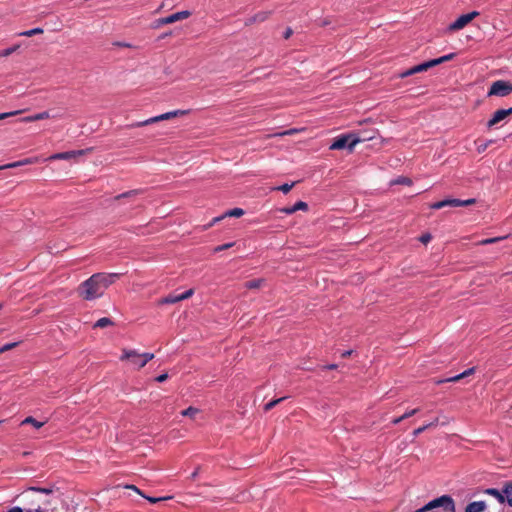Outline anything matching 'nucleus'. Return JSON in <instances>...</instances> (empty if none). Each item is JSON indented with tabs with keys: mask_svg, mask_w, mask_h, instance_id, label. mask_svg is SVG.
Segmentation results:
<instances>
[{
	"mask_svg": "<svg viewBox=\"0 0 512 512\" xmlns=\"http://www.w3.org/2000/svg\"><path fill=\"white\" fill-rule=\"evenodd\" d=\"M416 512H456L455 502L449 495H442L428 502Z\"/></svg>",
	"mask_w": 512,
	"mask_h": 512,
	"instance_id": "nucleus-2",
	"label": "nucleus"
},
{
	"mask_svg": "<svg viewBox=\"0 0 512 512\" xmlns=\"http://www.w3.org/2000/svg\"><path fill=\"white\" fill-rule=\"evenodd\" d=\"M17 345H18V342H13V343H7L3 346H0V354L11 350L12 348L16 347Z\"/></svg>",
	"mask_w": 512,
	"mask_h": 512,
	"instance_id": "nucleus-34",
	"label": "nucleus"
},
{
	"mask_svg": "<svg viewBox=\"0 0 512 512\" xmlns=\"http://www.w3.org/2000/svg\"><path fill=\"white\" fill-rule=\"evenodd\" d=\"M486 507L485 501H474L466 506L465 512H483Z\"/></svg>",
	"mask_w": 512,
	"mask_h": 512,
	"instance_id": "nucleus-14",
	"label": "nucleus"
},
{
	"mask_svg": "<svg viewBox=\"0 0 512 512\" xmlns=\"http://www.w3.org/2000/svg\"><path fill=\"white\" fill-rule=\"evenodd\" d=\"M35 512H44L40 507H38Z\"/></svg>",
	"mask_w": 512,
	"mask_h": 512,
	"instance_id": "nucleus-59",
	"label": "nucleus"
},
{
	"mask_svg": "<svg viewBox=\"0 0 512 512\" xmlns=\"http://www.w3.org/2000/svg\"><path fill=\"white\" fill-rule=\"evenodd\" d=\"M428 428H430V425L425 424V425H423V426H421V427H419V428L415 429V430L413 431V435L416 437V436L420 435L421 433H423V432H424L425 430H427Z\"/></svg>",
	"mask_w": 512,
	"mask_h": 512,
	"instance_id": "nucleus-39",
	"label": "nucleus"
},
{
	"mask_svg": "<svg viewBox=\"0 0 512 512\" xmlns=\"http://www.w3.org/2000/svg\"><path fill=\"white\" fill-rule=\"evenodd\" d=\"M351 353H352V350L344 351V352L342 353V357H344V358H345V357H348L349 355H351Z\"/></svg>",
	"mask_w": 512,
	"mask_h": 512,
	"instance_id": "nucleus-55",
	"label": "nucleus"
},
{
	"mask_svg": "<svg viewBox=\"0 0 512 512\" xmlns=\"http://www.w3.org/2000/svg\"><path fill=\"white\" fill-rule=\"evenodd\" d=\"M198 473H199V467H198V468H196V470L191 474L190 478H191L192 480H195V479H196V477L198 476Z\"/></svg>",
	"mask_w": 512,
	"mask_h": 512,
	"instance_id": "nucleus-53",
	"label": "nucleus"
},
{
	"mask_svg": "<svg viewBox=\"0 0 512 512\" xmlns=\"http://www.w3.org/2000/svg\"><path fill=\"white\" fill-rule=\"evenodd\" d=\"M478 15V11H472L468 14H463L448 26V30L451 32L461 30Z\"/></svg>",
	"mask_w": 512,
	"mask_h": 512,
	"instance_id": "nucleus-7",
	"label": "nucleus"
},
{
	"mask_svg": "<svg viewBox=\"0 0 512 512\" xmlns=\"http://www.w3.org/2000/svg\"><path fill=\"white\" fill-rule=\"evenodd\" d=\"M167 24H168V23H167L166 17H163V18H159V19H157V20L155 21V26H154V27H155V28H158V27H160V26H162V25H167Z\"/></svg>",
	"mask_w": 512,
	"mask_h": 512,
	"instance_id": "nucleus-44",
	"label": "nucleus"
},
{
	"mask_svg": "<svg viewBox=\"0 0 512 512\" xmlns=\"http://www.w3.org/2000/svg\"><path fill=\"white\" fill-rule=\"evenodd\" d=\"M356 144H358V138H356L353 132H351L337 136L329 148L330 150H341L347 148L352 152Z\"/></svg>",
	"mask_w": 512,
	"mask_h": 512,
	"instance_id": "nucleus-4",
	"label": "nucleus"
},
{
	"mask_svg": "<svg viewBox=\"0 0 512 512\" xmlns=\"http://www.w3.org/2000/svg\"><path fill=\"white\" fill-rule=\"evenodd\" d=\"M503 493L505 502L512 507V481H507L503 484Z\"/></svg>",
	"mask_w": 512,
	"mask_h": 512,
	"instance_id": "nucleus-17",
	"label": "nucleus"
},
{
	"mask_svg": "<svg viewBox=\"0 0 512 512\" xmlns=\"http://www.w3.org/2000/svg\"><path fill=\"white\" fill-rule=\"evenodd\" d=\"M128 489H132L134 491H136L138 494L142 495L144 497V495L140 492V490L134 486V485H128L127 486ZM145 498L150 502V503H157V502H160V501H163V500H167V499H170V497H148V496H145Z\"/></svg>",
	"mask_w": 512,
	"mask_h": 512,
	"instance_id": "nucleus-21",
	"label": "nucleus"
},
{
	"mask_svg": "<svg viewBox=\"0 0 512 512\" xmlns=\"http://www.w3.org/2000/svg\"><path fill=\"white\" fill-rule=\"evenodd\" d=\"M2 307V304L0 303V308Z\"/></svg>",
	"mask_w": 512,
	"mask_h": 512,
	"instance_id": "nucleus-60",
	"label": "nucleus"
},
{
	"mask_svg": "<svg viewBox=\"0 0 512 512\" xmlns=\"http://www.w3.org/2000/svg\"><path fill=\"white\" fill-rule=\"evenodd\" d=\"M455 56H456L455 53H450V54L444 55L442 57H439V58H436V59H432V63H433L434 66H437V65L442 64V63H444L446 61L452 60Z\"/></svg>",
	"mask_w": 512,
	"mask_h": 512,
	"instance_id": "nucleus-27",
	"label": "nucleus"
},
{
	"mask_svg": "<svg viewBox=\"0 0 512 512\" xmlns=\"http://www.w3.org/2000/svg\"><path fill=\"white\" fill-rule=\"evenodd\" d=\"M293 186H294V183H291V184L284 183L283 185L277 187L276 189L279 191H282L283 193L286 194L292 189Z\"/></svg>",
	"mask_w": 512,
	"mask_h": 512,
	"instance_id": "nucleus-35",
	"label": "nucleus"
},
{
	"mask_svg": "<svg viewBox=\"0 0 512 512\" xmlns=\"http://www.w3.org/2000/svg\"><path fill=\"white\" fill-rule=\"evenodd\" d=\"M168 35H170V33H165V34L161 35V36L159 37V39H164V38H165V37H167Z\"/></svg>",
	"mask_w": 512,
	"mask_h": 512,
	"instance_id": "nucleus-58",
	"label": "nucleus"
},
{
	"mask_svg": "<svg viewBox=\"0 0 512 512\" xmlns=\"http://www.w3.org/2000/svg\"><path fill=\"white\" fill-rule=\"evenodd\" d=\"M28 490L40 492L43 494H50L53 492L52 488H44V487H36V486L29 487Z\"/></svg>",
	"mask_w": 512,
	"mask_h": 512,
	"instance_id": "nucleus-32",
	"label": "nucleus"
},
{
	"mask_svg": "<svg viewBox=\"0 0 512 512\" xmlns=\"http://www.w3.org/2000/svg\"><path fill=\"white\" fill-rule=\"evenodd\" d=\"M512 92V83L504 80H497L492 83L488 95L500 97L508 96Z\"/></svg>",
	"mask_w": 512,
	"mask_h": 512,
	"instance_id": "nucleus-6",
	"label": "nucleus"
},
{
	"mask_svg": "<svg viewBox=\"0 0 512 512\" xmlns=\"http://www.w3.org/2000/svg\"><path fill=\"white\" fill-rule=\"evenodd\" d=\"M512 114V107L508 109H499L494 112L492 118L487 122V127L490 129L499 122L506 119L509 115Z\"/></svg>",
	"mask_w": 512,
	"mask_h": 512,
	"instance_id": "nucleus-8",
	"label": "nucleus"
},
{
	"mask_svg": "<svg viewBox=\"0 0 512 512\" xmlns=\"http://www.w3.org/2000/svg\"><path fill=\"white\" fill-rule=\"evenodd\" d=\"M396 183L397 184H405V185H410L412 183L411 179L407 178V177H399L397 180H396Z\"/></svg>",
	"mask_w": 512,
	"mask_h": 512,
	"instance_id": "nucleus-43",
	"label": "nucleus"
},
{
	"mask_svg": "<svg viewBox=\"0 0 512 512\" xmlns=\"http://www.w3.org/2000/svg\"><path fill=\"white\" fill-rule=\"evenodd\" d=\"M475 372V367H472V368H469L467 370H465L464 372L456 375V376H453V377H450L448 379H445V380H442V381H439V383H442V382H456L462 378H465L469 375H472L473 373Z\"/></svg>",
	"mask_w": 512,
	"mask_h": 512,
	"instance_id": "nucleus-18",
	"label": "nucleus"
},
{
	"mask_svg": "<svg viewBox=\"0 0 512 512\" xmlns=\"http://www.w3.org/2000/svg\"><path fill=\"white\" fill-rule=\"evenodd\" d=\"M167 379H168V374H167V373H163V374H161V375H159V376H157V377L155 378V380H156L157 382H164V381H165V380H167Z\"/></svg>",
	"mask_w": 512,
	"mask_h": 512,
	"instance_id": "nucleus-48",
	"label": "nucleus"
},
{
	"mask_svg": "<svg viewBox=\"0 0 512 512\" xmlns=\"http://www.w3.org/2000/svg\"><path fill=\"white\" fill-rule=\"evenodd\" d=\"M267 15L268 14L265 12L256 14L252 19H250V21H264L267 18Z\"/></svg>",
	"mask_w": 512,
	"mask_h": 512,
	"instance_id": "nucleus-38",
	"label": "nucleus"
},
{
	"mask_svg": "<svg viewBox=\"0 0 512 512\" xmlns=\"http://www.w3.org/2000/svg\"><path fill=\"white\" fill-rule=\"evenodd\" d=\"M82 154H83L82 150L67 151V152H61V153L54 154L51 156V159L67 160V159H71V158H74V157H76L78 155H82Z\"/></svg>",
	"mask_w": 512,
	"mask_h": 512,
	"instance_id": "nucleus-15",
	"label": "nucleus"
},
{
	"mask_svg": "<svg viewBox=\"0 0 512 512\" xmlns=\"http://www.w3.org/2000/svg\"><path fill=\"white\" fill-rule=\"evenodd\" d=\"M190 16H191V12L190 11L183 10V11H179V12H176V13H173V14L167 16L166 20H167L168 24H172V23H175L177 21H181V20L187 19Z\"/></svg>",
	"mask_w": 512,
	"mask_h": 512,
	"instance_id": "nucleus-13",
	"label": "nucleus"
},
{
	"mask_svg": "<svg viewBox=\"0 0 512 512\" xmlns=\"http://www.w3.org/2000/svg\"><path fill=\"white\" fill-rule=\"evenodd\" d=\"M419 412V408H415V409H412V410H409L407 412H405L403 415H402V418L407 419L413 415H415L416 413Z\"/></svg>",
	"mask_w": 512,
	"mask_h": 512,
	"instance_id": "nucleus-41",
	"label": "nucleus"
},
{
	"mask_svg": "<svg viewBox=\"0 0 512 512\" xmlns=\"http://www.w3.org/2000/svg\"><path fill=\"white\" fill-rule=\"evenodd\" d=\"M338 366L336 364H329V365H325V366H322V369L324 370H333V369H336Z\"/></svg>",
	"mask_w": 512,
	"mask_h": 512,
	"instance_id": "nucleus-50",
	"label": "nucleus"
},
{
	"mask_svg": "<svg viewBox=\"0 0 512 512\" xmlns=\"http://www.w3.org/2000/svg\"><path fill=\"white\" fill-rule=\"evenodd\" d=\"M263 282H264L263 279H252L250 281L245 282L244 286L247 289H257V288L261 287Z\"/></svg>",
	"mask_w": 512,
	"mask_h": 512,
	"instance_id": "nucleus-28",
	"label": "nucleus"
},
{
	"mask_svg": "<svg viewBox=\"0 0 512 512\" xmlns=\"http://www.w3.org/2000/svg\"><path fill=\"white\" fill-rule=\"evenodd\" d=\"M487 147H488V143H485V144H483V145H480V146L478 147V151H479V152H482V151H484Z\"/></svg>",
	"mask_w": 512,
	"mask_h": 512,
	"instance_id": "nucleus-54",
	"label": "nucleus"
},
{
	"mask_svg": "<svg viewBox=\"0 0 512 512\" xmlns=\"http://www.w3.org/2000/svg\"><path fill=\"white\" fill-rule=\"evenodd\" d=\"M154 358L153 353H138L136 350L123 349L120 357L121 361H129L136 369L143 368L150 360Z\"/></svg>",
	"mask_w": 512,
	"mask_h": 512,
	"instance_id": "nucleus-3",
	"label": "nucleus"
},
{
	"mask_svg": "<svg viewBox=\"0 0 512 512\" xmlns=\"http://www.w3.org/2000/svg\"><path fill=\"white\" fill-rule=\"evenodd\" d=\"M294 132H295V130H294V129H290V130H288V131H285V132L283 133V135H292V134H294Z\"/></svg>",
	"mask_w": 512,
	"mask_h": 512,
	"instance_id": "nucleus-56",
	"label": "nucleus"
},
{
	"mask_svg": "<svg viewBox=\"0 0 512 512\" xmlns=\"http://www.w3.org/2000/svg\"><path fill=\"white\" fill-rule=\"evenodd\" d=\"M505 237H494V238H487V239H484L481 241V244L482 245H488V244H492V243H496L502 239H504Z\"/></svg>",
	"mask_w": 512,
	"mask_h": 512,
	"instance_id": "nucleus-36",
	"label": "nucleus"
},
{
	"mask_svg": "<svg viewBox=\"0 0 512 512\" xmlns=\"http://www.w3.org/2000/svg\"><path fill=\"white\" fill-rule=\"evenodd\" d=\"M19 48H20V45L16 44V45H13V46H11L9 48H6V49L0 51V58L1 57H8V56H10L14 52H16Z\"/></svg>",
	"mask_w": 512,
	"mask_h": 512,
	"instance_id": "nucleus-30",
	"label": "nucleus"
},
{
	"mask_svg": "<svg viewBox=\"0 0 512 512\" xmlns=\"http://www.w3.org/2000/svg\"><path fill=\"white\" fill-rule=\"evenodd\" d=\"M119 275L117 273H95L81 283L78 293L84 300L88 301L99 298Z\"/></svg>",
	"mask_w": 512,
	"mask_h": 512,
	"instance_id": "nucleus-1",
	"label": "nucleus"
},
{
	"mask_svg": "<svg viewBox=\"0 0 512 512\" xmlns=\"http://www.w3.org/2000/svg\"><path fill=\"white\" fill-rule=\"evenodd\" d=\"M432 239V236L429 234V233H426V234H423L421 237H420V241L424 244H427L431 241Z\"/></svg>",
	"mask_w": 512,
	"mask_h": 512,
	"instance_id": "nucleus-45",
	"label": "nucleus"
},
{
	"mask_svg": "<svg viewBox=\"0 0 512 512\" xmlns=\"http://www.w3.org/2000/svg\"><path fill=\"white\" fill-rule=\"evenodd\" d=\"M50 117H52V116L50 115V113L48 111H43V112L23 118V121L24 122H34V121H38V120L47 119Z\"/></svg>",
	"mask_w": 512,
	"mask_h": 512,
	"instance_id": "nucleus-19",
	"label": "nucleus"
},
{
	"mask_svg": "<svg viewBox=\"0 0 512 512\" xmlns=\"http://www.w3.org/2000/svg\"><path fill=\"white\" fill-rule=\"evenodd\" d=\"M476 201L475 199L471 198V199H467V200H460L459 199V207H462V206H470L472 204H474Z\"/></svg>",
	"mask_w": 512,
	"mask_h": 512,
	"instance_id": "nucleus-40",
	"label": "nucleus"
},
{
	"mask_svg": "<svg viewBox=\"0 0 512 512\" xmlns=\"http://www.w3.org/2000/svg\"><path fill=\"white\" fill-rule=\"evenodd\" d=\"M21 113V111H12V112H6V113H0V119H6L10 116H15L17 114Z\"/></svg>",
	"mask_w": 512,
	"mask_h": 512,
	"instance_id": "nucleus-42",
	"label": "nucleus"
},
{
	"mask_svg": "<svg viewBox=\"0 0 512 512\" xmlns=\"http://www.w3.org/2000/svg\"><path fill=\"white\" fill-rule=\"evenodd\" d=\"M484 493L495 497L500 504L505 503L503 489L500 491L496 488H487L484 490Z\"/></svg>",
	"mask_w": 512,
	"mask_h": 512,
	"instance_id": "nucleus-16",
	"label": "nucleus"
},
{
	"mask_svg": "<svg viewBox=\"0 0 512 512\" xmlns=\"http://www.w3.org/2000/svg\"><path fill=\"white\" fill-rule=\"evenodd\" d=\"M234 245V242H230V243H225V244H222V245H219L217 247L214 248V252H220V251H223V250H226V249H229L231 248L232 246Z\"/></svg>",
	"mask_w": 512,
	"mask_h": 512,
	"instance_id": "nucleus-37",
	"label": "nucleus"
},
{
	"mask_svg": "<svg viewBox=\"0 0 512 512\" xmlns=\"http://www.w3.org/2000/svg\"><path fill=\"white\" fill-rule=\"evenodd\" d=\"M42 33H43V29L40 28V27H37V28H33V29H30V30H26V31L20 32L17 35L18 36H24V37H32L34 35H38V34H42Z\"/></svg>",
	"mask_w": 512,
	"mask_h": 512,
	"instance_id": "nucleus-26",
	"label": "nucleus"
},
{
	"mask_svg": "<svg viewBox=\"0 0 512 512\" xmlns=\"http://www.w3.org/2000/svg\"><path fill=\"white\" fill-rule=\"evenodd\" d=\"M356 138H358V143L372 140L378 134V130L376 129H367V130H359L358 132H353Z\"/></svg>",
	"mask_w": 512,
	"mask_h": 512,
	"instance_id": "nucleus-11",
	"label": "nucleus"
},
{
	"mask_svg": "<svg viewBox=\"0 0 512 512\" xmlns=\"http://www.w3.org/2000/svg\"><path fill=\"white\" fill-rule=\"evenodd\" d=\"M33 162L34 161L32 159H24V160H21V161H17V162H13V163H9V164L3 165V166L0 167V170L8 169V168H15V167L23 166V165H26V164H31Z\"/></svg>",
	"mask_w": 512,
	"mask_h": 512,
	"instance_id": "nucleus-23",
	"label": "nucleus"
},
{
	"mask_svg": "<svg viewBox=\"0 0 512 512\" xmlns=\"http://www.w3.org/2000/svg\"><path fill=\"white\" fill-rule=\"evenodd\" d=\"M198 412L199 410L197 408L190 406L187 409L183 410L181 412V415L187 417H194Z\"/></svg>",
	"mask_w": 512,
	"mask_h": 512,
	"instance_id": "nucleus-31",
	"label": "nucleus"
},
{
	"mask_svg": "<svg viewBox=\"0 0 512 512\" xmlns=\"http://www.w3.org/2000/svg\"><path fill=\"white\" fill-rule=\"evenodd\" d=\"M287 397L284 396V397H280V398H277L275 400H272L268 403H266L264 405V411H270L271 409H273L276 405H278L279 403H281L282 401H284Z\"/></svg>",
	"mask_w": 512,
	"mask_h": 512,
	"instance_id": "nucleus-29",
	"label": "nucleus"
},
{
	"mask_svg": "<svg viewBox=\"0 0 512 512\" xmlns=\"http://www.w3.org/2000/svg\"><path fill=\"white\" fill-rule=\"evenodd\" d=\"M7 512H23L22 508L15 506L10 508Z\"/></svg>",
	"mask_w": 512,
	"mask_h": 512,
	"instance_id": "nucleus-52",
	"label": "nucleus"
},
{
	"mask_svg": "<svg viewBox=\"0 0 512 512\" xmlns=\"http://www.w3.org/2000/svg\"><path fill=\"white\" fill-rule=\"evenodd\" d=\"M403 420H404V418H402V416H400V417L394 418L391 422H392V424L396 425V424H399L400 422H402Z\"/></svg>",
	"mask_w": 512,
	"mask_h": 512,
	"instance_id": "nucleus-51",
	"label": "nucleus"
},
{
	"mask_svg": "<svg viewBox=\"0 0 512 512\" xmlns=\"http://www.w3.org/2000/svg\"><path fill=\"white\" fill-rule=\"evenodd\" d=\"M294 210H295V212L299 211V210L306 211V210H308V204L303 201H298L294 204Z\"/></svg>",
	"mask_w": 512,
	"mask_h": 512,
	"instance_id": "nucleus-33",
	"label": "nucleus"
},
{
	"mask_svg": "<svg viewBox=\"0 0 512 512\" xmlns=\"http://www.w3.org/2000/svg\"><path fill=\"white\" fill-rule=\"evenodd\" d=\"M437 424H438V418H436L433 422L428 423L427 425H430V427H432V426H436Z\"/></svg>",
	"mask_w": 512,
	"mask_h": 512,
	"instance_id": "nucleus-57",
	"label": "nucleus"
},
{
	"mask_svg": "<svg viewBox=\"0 0 512 512\" xmlns=\"http://www.w3.org/2000/svg\"><path fill=\"white\" fill-rule=\"evenodd\" d=\"M292 33H293L292 29L288 27V28L285 30L284 35H283V36H284V38H285V39H288V38L292 35Z\"/></svg>",
	"mask_w": 512,
	"mask_h": 512,
	"instance_id": "nucleus-49",
	"label": "nucleus"
},
{
	"mask_svg": "<svg viewBox=\"0 0 512 512\" xmlns=\"http://www.w3.org/2000/svg\"><path fill=\"white\" fill-rule=\"evenodd\" d=\"M142 192H143V190H141V189L130 190V191H127V192H124V193H121V194L117 195L115 197V200H119V199H122V198H133V197L141 194Z\"/></svg>",
	"mask_w": 512,
	"mask_h": 512,
	"instance_id": "nucleus-24",
	"label": "nucleus"
},
{
	"mask_svg": "<svg viewBox=\"0 0 512 512\" xmlns=\"http://www.w3.org/2000/svg\"><path fill=\"white\" fill-rule=\"evenodd\" d=\"M444 207H459V199H444L430 205L431 209L438 210Z\"/></svg>",
	"mask_w": 512,
	"mask_h": 512,
	"instance_id": "nucleus-12",
	"label": "nucleus"
},
{
	"mask_svg": "<svg viewBox=\"0 0 512 512\" xmlns=\"http://www.w3.org/2000/svg\"><path fill=\"white\" fill-rule=\"evenodd\" d=\"M281 212H283V213H285V214H287V215H290V214L295 213L294 205H293V206H290V207L282 208V209H281Z\"/></svg>",
	"mask_w": 512,
	"mask_h": 512,
	"instance_id": "nucleus-47",
	"label": "nucleus"
},
{
	"mask_svg": "<svg viewBox=\"0 0 512 512\" xmlns=\"http://www.w3.org/2000/svg\"><path fill=\"white\" fill-rule=\"evenodd\" d=\"M434 67L433 63H432V60H429V61H426L424 63H421L419 65H416L410 69H407L406 71L402 72L400 74V77L401 78H406V77H409L411 75H414L416 73H420V72H424V71H427L429 68H432Z\"/></svg>",
	"mask_w": 512,
	"mask_h": 512,
	"instance_id": "nucleus-10",
	"label": "nucleus"
},
{
	"mask_svg": "<svg viewBox=\"0 0 512 512\" xmlns=\"http://www.w3.org/2000/svg\"><path fill=\"white\" fill-rule=\"evenodd\" d=\"M187 113H188L187 110H174V111H170V112H167V113L155 116V117H151L144 121L137 122L135 124H132L131 126L132 127H142V126H146V125H149L152 123H156L158 121L168 120V119L174 118L178 115H185Z\"/></svg>",
	"mask_w": 512,
	"mask_h": 512,
	"instance_id": "nucleus-5",
	"label": "nucleus"
},
{
	"mask_svg": "<svg viewBox=\"0 0 512 512\" xmlns=\"http://www.w3.org/2000/svg\"><path fill=\"white\" fill-rule=\"evenodd\" d=\"M26 424H31V425H33L36 429H40L41 427H43V426H44L45 422L38 421V420H36L35 418H33L32 416H28V417H26V418L21 422V425H26Z\"/></svg>",
	"mask_w": 512,
	"mask_h": 512,
	"instance_id": "nucleus-22",
	"label": "nucleus"
},
{
	"mask_svg": "<svg viewBox=\"0 0 512 512\" xmlns=\"http://www.w3.org/2000/svg\"><path fill=\"white\" fill-rule=\"evenodd\" d=\"M194 293L193 289H189L180 294H170L161 300L162 304H174L182 300L190 298Z\"/></svg>",
	"mask_w": 512,
	"mask_h": 512,
	"instance_id": "nucleus-9",
	"label": "nucleus"
},
{
	"mask_svg": "<svg viewBox=\"0 0 512 512\" xmlns=\"http://www.w3.org/2000/svg\"><path fill=\"white\" fill-rule=\"evenodd\" d=\"M114 323L113 321L108 317H103L97 320L94 324V328H105L108 326H112Z\"/></svg>",
	"mask_w": 512,
	"mask_h": 512,
	"instance_id": "nucleus-25",
	"label": "nucleus"
},
{
	"mask_svg": "<svg viewBox=\"0 0 512 512\" xmlns=\"http://www.w3.org/2000/svg\"><path fill=\"white\" fill-rule=\"evenodd\" d=\"M114 46H118V47H125V48H132V45L130 43H127V42H120V41H116L113 43Z\"/></svg>",
	"mask_w": 512,
	"mask_h": 512,
	"instance_id": "nucleus-46",
	"label": "nucleus"
},
{
	"mask_svg": "<svg viewBox=\"0 0 512 512\" xmlns=\"http://www.w3.org/2000/svg\"><path fill=\"white\" fill-rule=\"evenodd\" d=\"M244 214V210L241 209V208H233L229 211H227L222 217H216L213 219V222H217L219 220H221L222 218L226 217V216H230V217H240Z\"/></svg>",
	"mask_w": 512,
	"mask_h": 512,
	"instance_id": "nucleus-20",
	"label": "nucleus"
}]
</instances>
